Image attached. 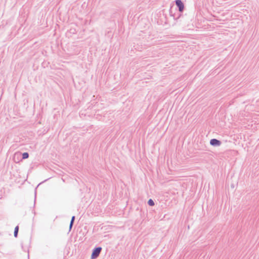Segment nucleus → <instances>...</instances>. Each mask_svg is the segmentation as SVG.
I'll list each match as a JSON object with an SVG mask.
<instances>
[{
	"mask_svg": "<svg viewBox=\"0 0 259 259\" xmlns=\"http://www.w3.org/2000/svg\"><path fill=\"white\" fill-rule=\"evenodd\" d=\"M102 248L101 247H97L94 248L92 250V253L91 255V258L92 259H95L97 258L99 254H100Z\"/></svg>",
	"mask_w": 259,
	"mask_h": 259,
	"instance_id": "nucleus-1",
	"label": "nucleus"
},
{
	"mask_svg": "<svg viewBox=\"0 0 259 259\" xmlns=\"http://www.w3.org/2000/svg\"><path fill=\"white\" fill-rule=\"evenodd\" d=\"M175 4L177 7L178 8L179 12H183L185 8L183 2L181 0H176Z\"/></svg>",
	"mask_w": 259,
	"mask_h": 259,
	"instance_id": "nucleus-2",
	"label": "nucleus"
},
{
	"mask_svg": "<svg viewBox=\"0 0 259 259\" xmlns=\"http://www.w3.org/2000/svg\"><path fill=\"white\" fill-rule=\"evenodd\" d=\"M221 141L217 139H212L210 141V144L212 146H220L221 145Z\"/></svg>",
	"mask_w": 259,
	"mask_h": 259,
	"instance_id": "nucleus-3",
	"label": "nucleus"
},
{
	"mask_svg": "<svg viewBox=\"0 0 259 259\" xmlns=\"http://www.w3.org/2000/svg\"><path fill=\"white\" fill-rule=\"evenodd\" d=\"M19 231V226H17L14 229V236L15 238L18 237V234Z\"/></svg>",
	"mask_w": 259,
	"mask_h": 259,
	"instance_id": "nucleus-4",
	"label": "nucleus"
},
{
	"mask_svg": "<svg viewBox=\"0 0 259 259\" xmlns=\"http://www.w3.org/2000/svg\"><path fill=\"white\" fill-rule=\"evenodd\" d=\"M22 159H25L29 157V153L28 152H24L22 154Z\"/></svg>",
	"mask_w": 259,
	"mask_h": 259,
	"instance_id": "nucleus-5",
	"label": "nucleus"
},
{
	"mask_svg": "<svg viewBox=\"0 0 259 259\" xmlns=\"http://www.w3.org/2000/svg\"><path fill=\"white\" fill-rule=\"evenodd\" d=\"M147 203L149 206H154L155 204L154 201L152 199H149Z\"/></svg>",
	"mask_w": 259,
	"mask_h": 259,
	"instance_id": "nucleus-6",
	"label": "nucleus"
},
{
	"mask_svg": "<svg viewBox=\"0 0 259 259\" xmlns=\"http://www.w3.org/2000/svg\"><path fill=\"white\" fill-rule=\"evenodd\" d=\"M75 218V216H72L71 218L70 222L74 224Z\"/></svg>",
	"mask_w": 259,
	"mask_h": 259,
	"instance_id": "nucleus-7",
	"label": "nucleus"
},
{
	"mask_svg": "<svg viewBox=\"0 0 259 259\" xmlns=\"http://www.w3.org/2000/svg\"><path fill=\"white\" fill-rule=\"evenodd\" d=\"M73 225V223H71L70 222V225H69V231H70L72 228V226Z\"/></svg>",
	"mask_w": 259,
	"mask_h": 259,
	"instance_id": "nucleus-8",
	"label": "nucleus"
},
{
	"mask_svg": "<svg viewBox=\"0 0 259 259\" xmlns=\"http://www.w3.org/2000/svg\"><path fill=\"white\" fill-rule=\"evenodd\" d=\"M180 15H179V17H177V18H175V19H178L180 17Z\"/></svg>",
	"mask_w": 259,
	"mask_h": 259,
	"instance_id": "nucleus-9",
	"label": "nucleus"
}]
</instances>
